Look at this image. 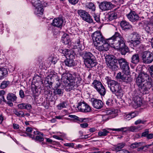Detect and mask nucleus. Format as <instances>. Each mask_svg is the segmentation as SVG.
Masks as SVG:
<instances>
[{
  "instance_id": "864d4df0",
  "label": "nucleus",
  "mask_w": 153,
  "mask_h": 153,
  "mask_svg": "<svg viewBox=\"0 0 153 153\" xmlns=\"http://www.w3.org/2000/svg\"><path fill=\"white\" fill-rule=\"evenodd\" d=\"M94 20L97 22H100V17L99 15L94 14L93 16Z\"/></svg>"
},
{
  "instance_id": "5701e85b",
  "label": "nucleus",
  "mask_w": 153,
  "mask_h": 153,
  "mask_svg": "<svg viewBox=\"0 0 153 153\" xmlns=\"http://www.w3.org/2000/svg\"><path fill=\"white\" fill-rule=\"evenodd\" d=\"M140 61V55L138 53L134 54L131 57V62L132 64L136 65Z\"/></svg>"
},
{
  "instance_id": "4468645a",
  "label": "nucleus",
  "mask_w": 153,
  "mask_h": 153,
  "mask_svg": "<svg viewBox=\"0 0 153 153\" xmlns=\"http://www.w3.org/2000/svg\"><path fill=\"white\" fill-rule=\"evenodd\" d=\"M131 42L134 47H137L140 43V36L137 33L134 32L130 35Z\"/></svg>"
},
{
  "instance_id": "1a4fd4ad",
  "label": "nucleus",
  "mask_w": 153,
  "mask_h": 153,
  "mask_svg": "<svg viewBox=\"0 0 153 153\" xmlns=\"http://www.w3.org/2000/svg\"><path fill=\"white\" fill-rule=\"evenodd\" d=\"M42 1L40 0H32L31 2L33 6L35 7L34 13L38 16L42 15L43 13L44 10L42 5Z\"/></svg>"
},
{
  "instance_id": "0eeeda50",
  "label": "nucleus",
  "mask_w": 153,
  "mask_h": 153,
  "mask_svg": "<svg viewBox=\"0 0 153 153\" xmlns=\"http://www.w3.org/2000/svg\"><path fill=\"white\" fill-rule=\"evenodd\" d=\"M136 83L139 87V90L142 92H145V93L148 91L149 90L151 87V85H150V83H148V85H146V83L139 74L136 79Z\"/></svg>"
},
{
  "instance_id": "774afa93",
  "label": "nucleus",
  "mask_w": 153,
  "mask_h": 153,
  "mask_svg": "<svg viewBox=\"0 0 153 153\" xmlns=\"http://www.w3.org/2000/svg\"><path fill=\"white\" fill-rule=\"evenodd\" d=\"M88 125V124L86 123H82L80 124V127L84 128H85L87 127Z\"/></svg>"
},
{
  "instance_id": "69168bd1",
  "label": "nucleus",
  "mask_w": 153,
  "mask_h": 153,
  "mask_svg": "<svg viewBox=\"0 0 153 153\" xmlns=\"http://www.w3.org/2000/svg\"><path fill=\"white\" fill-rule=\"evenodd\" d=\"M130 116L131 115L129 114H126L124 116V118L127 120H129L131 119V117Z\"/></svg>"
},
{
  "instance_id": "c03bdc74",
  "label": "nucleus",
  "mask_w": 153,
  "mask_h": 153,
  "mask_svg": "<svg viewBox=\"0 0 153 153\" xmlns=\"http://www.w3.org/2000/svg\"><path fill=\"white\" fill-rule=\"evenodd\" d=\"M57 76V74L55 72L52 71L51 72L47 77L53 79V78H56Z\"/></svg>"
},
{
  "instance_id": "473e14b6",
  "label": "nucleus",
  "mask_w": 153,
  "mask_h": 153,
  "mask_svg": "<svg viewBox=\"0 0 153 153\" xmlns=\"http://www.w3.org/2000/svg\"><path fill=\"white\" fill-rule=\"evenodd\" d=\"M149 131L148 130H145L142 134V136L146 137L148 139H150L153 138V134H149Z\"/></svg>"
},
{
  "instance_id": "6ab92c4d",
  "label": "nucleus",
  "mask_w": 153,
  "mask_h": 153,
  "mask_svg": "<svg viewBox=\"0 0 153 153\" xmlns=\"http://www.w3.org/2000/svg\"><path fill=\"white\" fill-rule=\"evenodd\" d=\"M128 19L131 22H134L139 20V17L138 14L134 11L131 10L127 15Z\"/></svg>"
},
{
  "instance_id": "f3484780",
  "label": "nucleus",
  "mask_w": 153,
  "mask_h": 153,
  "mask_svg": "<svg viewBox=\"0 0 153 153\" xmlns=\"http://www.w3.org/2000/svg\"><path fill=\"white\" fill-rule=\"evenodd\" d=\"M139 75L145 82L146 85H148V83L150 82V85H151V87H152V84L153 83V80L147 73L142 72Z\"/></svg>"
},
{
  "instance_id": "6e6552de",
  "label": "nucleus",
  "mask_w": 153,
  "mask_h": 153,
  "mask_svg": "<svg viewBox=\"0 0 153 153\" xmlns=\"http://www.w3.org/2000/svg\"><path fill=\"white\" fill-rule=\"evenodd\" d=\"M94 46L101 44L105 42V40L102 33L97 31L94 32L91 35Z\"/></svg>"
},
{
  "instance_id": "a211bd4d",
  "label": "nucleus",
  "mask_w": 153,
  "mask_h": 153,
  "mask_svg": "<svg viewBox=\"0 0 153 153\" xmlns=\"http://www.w3.org/2000/svg\"><path fill=\"white\" fill-rule=\"evenodd\" d=\"M91 101L93 107L97 109H101L103 106V103L102 101L97 99L92 98L91 99Z\"/></svg>"
},
{
  "instance_id": "4c0bfd02",
  "label": "nucleus",
  "mask_w": 153,
  "mask_h": 153,
  "mask_svg": "<svg viewBox=\"0 0 153 153\" xmlns=\"http://www.w3.org/2000/svg\"><path fill=\"white\" fill-rule=\"evenodd\" d=\"M109 133V131L106 129H103L98 132V134L99 136L100 137L105 136L107 135Z\"/></svg>"
},
{
  "instance_id": "8fccbe9b",
  "label": "nucleus",
  "mask_w": 153,
  "mask_h": 153,
  "mask_svg": "<svg viewBox=\"0 0 153 153\" xmlns=\"http://www.w3.org/2000/svg\"><path fill=\"white\" fill-rule=\"evenodd\" d=\"M151 146V145H146L145 146H141L140 147H138L137 149V151H141L143 149H144L145 150H147L148 148Z\"/></svg>"
},
{
  "instance_id": "393cba45",
  "label": "nucleus",
  "mask_w": 153,
  "mask_h": 153,
  "mask_svg": "<svg viewBox=\"0 0 153 153\" xmlns=\"http://www.w3.org/2000/svg\"><path fill=\"white\" fill-rule=\"evenodd\" d=\"M68 117L73 118L74 120L81 123L86 122L89 121L88 118H79L77 116L74 115H69L68 116Z\"/></svg>"
},
{
  "instance_id": "39448f33",
  "label": "nucleus",
  "mask_w": 153,
  "mask_h": 153,
  "mask_svg": "<svg viewBox=\"0 0 153 153\" xmlns=\"http://www.w3.org/2000/svg\"><path fill=\"white\" fill-rule=\"evenodd\" d=\"M84 60L86 66L88 68L93 67L96 65V62H94L95 57L90 52L84 51L81 54Z\"/></svg>"
},
{
  "instance_id": "79ce46f5",
  "label": "nucleus",
  "mask_w": 153,
  "mask_h": 153,
  "mask_svg": "<svg viewBox=\"0 0 153 153\" xmlns=\"http://www.w3.org/2000/svg\"><path fill=\"white\" fill-rule=\"evenodd\" d=\"M143 145V143L141 142L137 143L135 142L132 144L130 146V147L133 149H135L138 148L140 146H141Z\"/></svg>"
},
{
  "instance_id": "ddd939ff",
  "label": "nucleus",
  "mask_w": 153,
  "mask_h": 153,
  "mask_svg": "<svg viewBox=\"0 0 153 153\" xmlns=\"http://www.w3.org/2000/svg\"><path fill=\"white\" fill-rule=\"evenodd\" d=\"M143 62L146 63H150L153 61V54L150 51H146L142 54Z\"/></svg>"
},
{
  "instance_id": "49530a36",
  "label": "nucleus",
  "mask_w": 153,
  "mask_h": 153,
  "mask_svg": "<svg viewBox=\"0 0 153 153\" xmlns=\"http://www.w3.org/2000/svg\"><path fill=\"white\" fill-rule=\"evenodd\" d=\"M126 74H124L120 72L117 74L116 77L117 79H120L121 81H122L123 79L124 78V77Z\"/></svg>"
},
{
  "instance_id": "9d476101",
  "label": "nucleus",
  "mask_w": 153,
  "mask_h": 153,
  "mask_svg": "<svg viewBox=\"0 0 153 153\" xmlns=\"http://www.w3.org/2000/svg\"><path fill=\"white\" fill-rule=\"evenodd\" d=\"M92 84L94 88L101 96H104L105 95L106 92V89L100 81L97 80H94Z\"/></svg>"
},
{
  "instance_id": "dca6fc26",
  "label": "nucleus",
  "mask_w": 153,
  "mask_h": 153,
  "mask_svg": "<svg viewBox=\"0 0 153 153\" xmlns=\"http://www.w3.org/2000/svg\"><path fill=\"white\" fill-rule=\"evenodd\" d=\"M137 128L135 126H131V127H124L120 128H108L107 130H111L113 131H122L124 132H126L127 131H130L132 132L136 131Z\"/></svg>"
},
{
  "instance_id": "a18cd8bd",
  "label": "nucleus",
  "mask_w": 153,
  "mask_h": 153,
  "mask_svg": "<svg viewBox=\"0 0 153 153\" xmlns=\"http://www.w3.org/2000/svg\"><path fill=\"white\" fill-rule=\"evenodd\" d=\"M5 93V92L4 91L0 90V103H1L2 100L4 102L6 101L4 97V95Z\"/></svg>"
},
{
  "instance_id": "a878e982",
  "label": "nucleus",
  "mask_w": 153,
  "mask_h": 153,
  "mask_svg": "<svg viewBox=\"0 0 153 153\" xmlns=\"http://www.w3.org/2000/svg\"><path fill=\"white\" fill-rule=\"evenodd\" d=\"M62 41L64 44L69 45L71 40L69 35L66 33L64 34L62 37Z\"/></svg>"
},
{
  "instance_id": "58836bf2",
  "label": "nucleus",
  "mask_w": 153,
  "mask_h": 153,
  "mask_svg": "<svg viewBox=\"0 0 153 153\" xmlns=\"http://www.w3.org/2000/svg\"><path fill=\"white\" fill-rule=\"evenodd\" d=\"M10 83V82L8 81H4L1 84L0 87L1 89H4L6 88Z\"/></svg>"
},
{
  "instance_id": "4be33fe9",
  "label": "nucleus",
  "mask_w": 153,
  "mask_h": 153,
  "mask_svg": "<svg viewBox=\"0 0 153 153\" xmlns=\"http://www.w3.org/2000/svg\"><path fill=\"white\" fill-rule=\"evenodd\" d=\"M34 134L33 135H34V139L36 141H38L39 142H42L43 141L44 139L43 137V134L42 133L40 132L39 131L35 130L34 131H33Z\"/></svg>"
},
{
  "instance_id": "052dcab7",
  "label": "nucleus",
  "mask_w": 153,
  "mask_h": 153,
  "mask_svg": "<svg viewBox=\"0 0 153 153\" xmlns=\"http://www.w3.org/2000/svg\"><path fill=\"white\" fill-rule=\"evenodd\" d=\"M51 91L50 90H45L44 91V94L47 95L46 97L47 98L49 96L50 97L51 96V94L50 93Z\"/></svg>"
},
{
  "instance_id": "aec40b11",
  "label": "nucleus",
  "mask_w": 153,
  "mask_h": 153,
  "mask_svg": "<svg viewBox=\"0 0 153 153\" xmlns=\"http://www.w3.org/2000/svg\"><path fill=\"white\" fill-rule=\"evenodd\" d=\"M99 7L102 10H108L112 8L113 4L110 2L105 1L101 2Z\"/></svg>"
},
{
  "instance_id": "680f3d73",
  "label": "nucleus",
  "mask_w": 153,
  "mask_h": 153,
  "mask_svg": "<svg viewBox=\"0 0 153 153\" xmlns=\"http://www.w3.org/2000/svg\"><path fill=\"white\" fill-rule=\"evenodd\" d=\"M32 106L30 104L28 103H25V109L30 110Z\"/></svg>"
},
{
  "instance_id": "e433bc0d",
  "label": "nucleus",
  "mask_w": 153,
  "mask_h": 153,
  "mask_svg": "<svg viewBox=\"0 0 153 153\" xmlns=\"http://www.w3.org/2000/svg\"><path fill=\"white\" fill-rule=\"evenodd\" d=\"M68 104L67 102L66 101H64L59 103L57 106V107L58 109L61 110L62 108H66Z\"/></svg>"
},
{
  "instance_id": "7c9ffc66",
  "label": "nucleus",
  "mask_w": 153,
  "mask_h": 153,
  "mask_svg": "<svg viewBox=\"0 0 153 153\" xmlns=\"http://www.w3.org/2000/svg\"><path fill=\"white\" fill-rule=\"evenodd\" d=\"M7 74V71L6 69L3 67H0V80L4 78V76Z\"/></svg>"
},
{
  "instance_id": "a19ab883",
  "label": "nucleus",
  "mask_w": 153,
  "mask_h": 153,
  "mask_svg": "<svg viewBox=\"0 0 153 153\" xmlns=\"http://www.w3.org/2000/svg\"><path fill=\"white\" fill-rule=\"evenodd\" d=\"M14 112L15 114L18 117H23L25 116L24 112L21 111H19L17 110H15Z\"/></svg>"
},
{
  "instance_id": "cd10ccee",
  "label": "nucleus",
  "mask_w": 153,
  "mask_h": 153,
  "mask_svg": "<svg viewBox=\"0 0 153 153\" xmlns=\"http://www.w3.org/2000/svg\"><path fill=\"white\" fill-rule=\"evenodd\" d=\"M41 91V89L40 86H37L35 85L34 88L33 87V93L35 96H38L40 94Z\"/></svg>"
},
{
  "instance_id": "c9c22d12",
  "label": "nucleus",
  "mask_w": 153,
  "mask_h": 153,
  "mask_svg": "<svg viewBox=\"0 0 153 153\" xmlns=\"http://www.w3.org/2000/svg\"><path fill=\"white\" fill-rule=\"evenodd\" d=\"M105 62L106 64L110 62H113L114 60V56L111 55H106L105 57Z\"/></svg>"
},
{
  "instance_id": "bf43d9fd",
  "label": "nucleus",
  "mask_w": 153,
  "mask_h": 153,
  "mask_svg": "<svg viewBox=\"0 0 153 153\" xmlns=\"http://www.w3.org/2000/svg\"><path fill=\"white\" fill-rule=\"evenodd\" d=\"M75 46L77 48H81V45L80 43L79 40L78 39L76 42H75Z\"/></svg>"
},
{
  "instance_id": "bb28decb",
  "label": "nucleus",
  "mask_w": 153,
  "mask_h": 153,
  "mask_svg": "<svg viewBox=\"0 0 153 153\" xmlns=\"http://www.w3.org/2000/svg\"><path fill=\"white\" fill-rule=\"evenodd\" d=\"M106 64L108 67L112 71L116 70L118 68V67L114 61L110 62Z\"/></svg>"
},
{
  "instance_id": "2f4dec72",
  "label": "nucleus",
  "mask_w": 153,
  "mask_h": 153,
  "mask_svg": "<svg viewBox=\"0 0 153 153\" xmlns=\"http://www.w3.org/2000/svg\"><path fill=\"white\" fill-rule=\"evenodd\" d=\"M7 99L8 101H11L15 102L16 101L17 97L16 95L13 93H9L7 95Z\"/></svg>"
},
{
  "instance_id": "423d86ee",
  "label": "nucleus",
  "mask_w": 153,
  "mask_h": 153,
  "mask_svg": "<svg viewBox=\"0 0 153 153\" xmlns=\"http://www.w3.org/2000/svg\"><path fill=\"white\" fill-rule=\"evenodd\" d=\"M116 35V32L111 37L105 39V42H104L103 44L101 46L97 45L95 46L96 48L98 51H108L110 47V46L112 45L114 47V44H111L110 43V41H112V42L114 43L115 41V35Z\"/></svg>"
},
{
  "instance_id": "c85d7f7f",
  "label": "nucleus",
  "mask_w": 153,
  "mask_h": 153,
  "mask_svg": "<svg viewBox=\"0 0 153 153\" xmlns=\"http://www.w3.org/2000/svg\"><path fill=\"white\" fill-rule=\"evenodd\" d=\"M133 98L134 103L136 105L137 107H140L142 104V99L139 96H135L133 97Z\"/></svg>"
},
{
  "instance_id": "603ef678",
  "label": "nucleus",
  "mask_w": 153,
  "mask_h": 153,
  "mask_svg": "<svg viewBox=\"0 0 153 153\" xmlns=\"http://www.w3.org/2000/svg\"><path fill=\"white\" fill-rule=\"evenodd\" d=\"M148 70L151 76L153 78V64L149 67Z\"/></svg>"
},
{
  "instance_id": "72a5a7b5",
  "label": "nucleus",
  "mask_w": 153,
  "mask_h": 153,
  "mask_svg": "<svg viewBox=\"0 0 153 153\" xmlns=\"http://www.w3.org/2000/svg\"><path fill=\"white\" fill-rule=\"evenodd\" d=\"M145 30L148 33H153V24H148L146 27Z\"/></svg>"
},
{
  "instance_id": "f03ea898",
  "label": "nucleus",
  "mask_w": 153,
  "mask_h": 153,
  "mask_svg": "<svg viewBox=\"0 0 153 153\" xmlns=\"http://www.w3.org/2000/svg\"><path fill=\"white\" fill-rule=\"evenodd\" d=\"M115 36V41L114 43L112 42V41H110V43L114 44V48L117 50H119L121 54L123 55H125L128 51V47L126 46L125 41L123 37L120 33L116 32Z\"/></svg>"
},
{
  "instance_id": "20e7f679",
  "label": "nucleus",
  "mask_w": 153,
  "mask_h": 153,
  "mask_svg": "<svg viewBox=\"0 0 153 153\" xmlns=\"http://www.w3.org/2000/svg\"><path fill=\"white\" fill-rule=\"evenodd\" d=\"M107 82L108 86L113 94L118 97H122L123 95V92L120 85L117 82L114 80L107 79Z\"/></svg>"
},
{
  "instance_id": "5fc2aeb1",
  "label": "nucleus",
  "mask_w": 153,
  "mask_h": 153,
  "mask_svg": "<svg viewBox=\"0 0 153 153\" xmlns=\"http://www.w3.org/2000/svg\"><path fill=\"white\" fill-rule=\"evenodd\" d=\"M105 17L108 18L107 21H111L112 20L114 19V18H113V17L111 16V15L110 13L109 14L106 15Z\"/></svg>"
},
{
  "instance_id": "338daca9",
  "label": "nucleus",
  "mask_w": 153,
  "mask_h": 153,
  "mask_svg": "<svg viewBox=\"0 0 153 153\" xmlns=\"http://www.w3.org/2000/svg\"><path fill=\"white\" fill-rule=\"evenodd\" d=\"M33 131L32 128L30 127H27L26 128V132L27 133H29L31 132H32Z\"/></svg>"
},
{
  "instance_id": "09e8293b",
  "label": "nucleus",
  "mask_w": 153,
  "mask_h": 153,
  "mask_svg": "<svg viewBox=\"0 0 153 153\" xmlns=\"http://www.w3.org/2000/svg\"><path fill=\"white\" fill-rule=\"evenodd\" d=\"M87 7L93 11H94L95 10V5L92 2L89 3L88 5H87Z\"/></svg>"
},
{
  "instance_id": "e2e57ef3",
  "label": "nucleus",
  "mask_w": 153,
  "mask_h": 153,
  "mask_svg": "<svg viewBox=\"0 0 153 153\" xmlns=\"http://www.w3.org/2000/svg\"><path fill=\"white\" fill-rule=\"evenodd\" d=\"M19 94L21 98H23L25 97V94L24 91L22 90L19 91Z\"/></svg>"
},
{
  "instance_id": "ea45409f",
  "label": "nucleus",
  "mask_w": 153,
  "mask_h": 153,
  "mask_svg": "<svg viewBox=\"0 0 153 153\" xmlns=\"http://www.w3.org/2000/svg\"><path fill=\"white\" fill-rule=\"evenodd\" d=\"M126 74L125 75L124 78L122 81L126 83H129L132 81V79L131 77L128 76Z\"/></svg>"
},
{
  "instance_id": "9b49d317",
  "label": "nucleus",
  "mask_w": 153,
  "mask_h": 153,
  "mask_svg": "<svg viewBox=\"0 0 153 153\" xmlns=\"http://www.w3.org/2000/svg\"><path fill=\"white\" fill-rule=\"evenodd\" d=\"M120 68L122 70L124 74H128L129 71V67L128 63L126 59L124 58H121L117 59Z\"/></svg>"
},
{
  "instance_id": "37998d69",
  "label": "nucleus",
  "mask_w": 153,
  "mask_h": 153,
  "mask_svg": "<svg viewBox=\"0 0 153 153\" xmlns=\"http://www.w3.org/2000/svg\"><path fill=\"white\" fill-rule=\"evenodd\" d=\"M125 146V143H121L118 144L115 148V151H119L122 149Z\"/></svg>"
},
{
  "instance_id": "7ed1b4c3",
  "label": "nucleus",
  "mask_w": 153,
  "mask_h": 153,
  "mask_svg": "<svg viewBox=\"0 0 153 153\" xmlns=\"http://www.w3.org/2000/svg\"><path fill=\"white\" fill-rule=\"evenodd\" d=\"M60 52L63 53L67 58L64 61L66 66L71 67L76 65V63L74 60L76 55L72 50L67 49H61L60 50Z\"/></svg>"
},
{
  "instance_id": "3c124183",
  "label": "nucleus",
  "mask_w": 153,
  "mask_h": 153,
  "mask_svg": "<svg viewBox=\"0 0 153 153\" xmlns=\"http://www.w3.org/2000/svg\"><path fill=\"white\" fill-rule=\"evenodd\" d=\"M25 133L26 134V135L22 134H21L20 135L22 136H23V137H26L27 136L29 137L30 138H32V139L34 138V135H33L32 134H30V133H27L25 132Z\"/></svg>"
},
{
  "instance_id": "0e129e2a",
  "label": "nucleus",
  "mask_w": 153,
  "mask_h": 153,
  "mask_svg": "<svg viewBox=\"0 0 153 153\" xmlns=\"http://www.w3.org/2000/svg\"><path fill=\"white\" fill-rule=\"evenodd\" d=\"M145 122L146 121L142 120H138L135 122V124L136 125H137L141 123L144 124Z\"/></svg>"
},
{
  "instance_id": "de8ad7c7",
  "label": "nucleus",
  "mask_w": 153,
  "mask_h": 153,
  "mask_svg": "<svg viewBox=\"0 0 153 153\" xmlns=\"http://www.w3.org/2000/svg\"><path fill=\"white\" fill-rule=\"evenodd\" d=\"M53 93L55 95H61L63 94L62 90V89L57 88L54 90Z\"/></svg>"
},
{
  "instance_id": "f257e3e1",
  "label": "nucleus",
  "mask_w": 153,
  "mask_h": 153,
  "mask_svg": "<svg viewBox=\"0 0 153 153\" xmlns=\"http://www.w3.org/2000/svg\"><path fill=\"white\" fill-rule=\"evenodd\" d=\"M61 80L62 84L66 85L65 90L67 91H69L74 88L75 85L80 84L82 79L77 73H74L71 74L67 73L62 74Z\"/></svg>"
},
{
  "instance_id": "6e6d98bb",
  "label": "nucleus",
  "mask_w": 153,
  "mask_h": 153,
  "mask_svg": "<svg viewBox=\"0 0 153 153\" xmlns=\"http://www.w3.org/2000/svg\"><path fill=\"white\" fill-rule=\"evenodd\" d=\"M25 103H22L18 105V108L20 109H25Z\"/></svg>"
},
{
  "instance_id": "f704fd0d",
  "label": "nucleus",
  "mask_w": 153,
  "mask_h": 153,
  "mask_svg": "<svg viewBox=\"0 0 153 153\" xmlns=\"http://www.w3.org/2000/svg\"><path fill=\"white\" fill-rule=\"evenodd\" d=\"M52 81V79L46 77L44 80V83L46 86H48L49 88H51V87Z\"/></svg>"
},
{
  "instance_id": "f8f14e48",
  "label": "nucleus",
  "mask_w": 153,
  "mask_h": 153,
  "mask_svg": "<svg viewBox=\"0 0 153 153\" xmlns=\"http://www.w3.org/2000/svg\"><path fill=\"white\" fill-rule=\"evenodd\" d=\"M77 13L82 19L86 22L89 23L93 22L90 15L85 10H79L77 11Z\"/></svg>"
},
{
  "instance_id": "c756f323",
  "label": "nucleus",
  "mask_w": 153,
  "mask_h": 153,
  "mask_svg": "<svg viewBox=\"0 0 153 153\" xmlns=\"http://www.w3.org/2000/svg\"><path fill=\"white\" fill-rule=\"evenodd\" d=\"M117 112V110L114 109H109L105 111V113L106 115H112V117H115L116 115V114Z\"/></svg>"
},
{
  "instance_id": "b1692460",
  "label": "nucleus",
  "mask_w": 153,
  "mask_h": 153,
  "mask_svg": "<svg viewBox=\"0 0 153 153\" xmlns=\"http://www.w3.org/2000/svg\"><path fill=\"white\" fill-rule=\"evenodd\" d=\"M120 25L122 29L124 30L130 29L132 28L131 25L125 21H121L120 23Z\"/></svg>"
},
{
  "instance_id": "13d9d810",
  "label": "nucleus",
  "mask_w": 153,
  "mask_h": 153,
  "mask_svg": "<svg viewBox=\"0 0 153 153\" xmlns=\"http://www.w3.org/2000/svg\"><path fill=\"white\" fill-rule=\"evenodd\" d=\"M112 101L113 100L111 98H109L106 101V104L108 106L111 105L112 104Z\"/></svg>"
},
{
  "instance_id": "4d7b16f0",
  "label": "nucleus",
  "mask_w": 153,
  "mask_h": 153,
  "mask_svg": "<svg viewBox=\"0 0 153 153\" xmlns=\"http://www.w3.org/2000/svg\"><path fill=\"white\" fill-rule=\"evenodd\" d=\"M69 2L72 5H75L78 2L79 0H68Z\"/></svg>"
},
{
  "instance_id": "412c9836",
  "label": "nucleus",
  "mask_w": 153,
  "mask_h": 153,
  "mask_svg": "<svg viewBox=\"0 0 153 153\" xmlns=\"http://www.w3.org/2000/svg\"><path fill=\"white\" fill-rule=\"evenodd\" d=\"M63 20L61 17L55 18L53 20L52 23L53 26L59 28H61L63 23Z\"/></svg>"
},
{
  "instance_id": "2eb2a0df",
  "label": "nucleus",
  "mask_w": 153,
  "mask_h": 153,
  "mask_svg": "<svg viewBox=\"0 0 153 153\" xmlns=\"http://www.w3.org/2000/svg\"><path fill=\"white\" fill-rule=\"evenodd\" d=\"M77 108L79 111L82 112H88L91 110L89 105L83 101L79 102Z\"/></svg>"
}]
</instances>
